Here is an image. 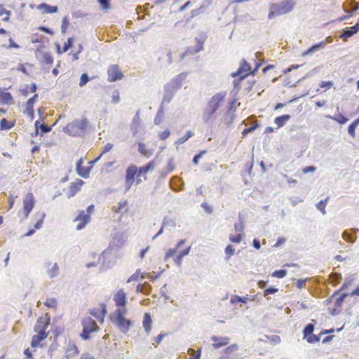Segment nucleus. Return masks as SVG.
<instances>
[{
  "label": "nucleus",
  "instance_id": "3",
  "mask_svg": "<svg viewBox=\"0 0 359 359\" xmlns=\"http://www.w3.org/2000/svg\"><path fill=\"white\" fill-rule=\"evenodd\" d=\"M88 121L86 118L76 119L69 123L65 128L64 131L74 137H83L88 126Z\"/></svg>",
  "mask_w": 359,
  "mask_h": 359
},
{
  "label": "nucleus",
  "instance_id": "21",
  "mask_svg": "<svg viewBox=\"0 0 359 359\" xmlns=\"http://www.w3.org/2000/svg\"><path fill=\"white\" fill-rule=\"evenodd\" d=\"M140 126V113L139 111H137L136 114L135 115L133 122L131 124V130L133 131V133L134 135H135L139 130V128Z\"/></svg>",
  "mask_w": 359,
  "mask_h": 359
},
{
  "label": "nucleus",
  "instance_id": "56",
  "mask_svg": "<svg viewBox=\"0 0 359 359\" xmlns=\"http://www.w3.org/2000/svg\"><path fill=\"white\" fill-rule=\"evenodd\" d=\"M177 250L175 248L169 249L165 255L164 261L167 262L170 257L174 256L176 254Z\"/></svg>",
  "mask_w": 359,
  "mask_h": 359
},
{
  "label": "nucleus",
  "instance_id": "51",
  "mask_svg": "<svg viewBox=\"0 0 359 359\" xmlns=\"http://www.w3.org/2000/svg\"><path fill=\"white\" fill-rule=\"evenodd\" d=\"M74 39L72 37H69L67 39V41L65 43L62 52H67L70 48L73 46Z\"/></svg>",
  "mask_w": 359,
  "mask_h": 359
},
{
  "label": "nucleus",
  "instance_id": "60",
  "mask_svg": "<svg viewBox=\"0 0 359 359\" xmlns=\"http://www.w3.org/2000/svg\"><path fill=\"white\" fill-rule=\"evenodd\" d=\"M57 7L54 6H50L47 4L46 7L45 8V10L43 11V13H55L57 11Z\"/></svg>",
  "mask_w": 359,
  "mask_h": 359
},
{
  "label": "nucleus",
  "instance_id": "53",
  "mask_svg": "<svg viewBox=\"0 0 359 359\" xmlns=\"http://www.w3.org/2000/svg\"><path fill=\"white\" fill-rule=\"evenodd\" d=\"M306 339V341L310 344L318 342L320 339V336H318V335H316L313 334L309 335Z\"/></svg>",
  "mask_w": 359,
  "mask_h": 359
},
{
  "label": "nucleus",
  "instance_id": "45",
  "mask_svg": "<svg viewBox=\"0 0 359 359\" xmlns=\"http://www.w3.org/2000/svg\"><path fill=\"white\" fill-rule=\"evenodd\" d=\"M287 271L285 269L276 270L271 274L273 277L283 278L287 275Z\"/></svg>",
  "mask_w": 359,
  "mask_h": 359
},
{
  "label": "nucleus",
  "instance_id": "13",
  "mask_svg": "<svg viewBox=\"0 0 359 359\" xmlns=\"http://www.w3.org/2000/svg\"><path fill=\"white\" fill-rule=\"evenodd\" d=\"M114 301L116 306L121 308L125 306L126 304V294L123 290H119L114 296Z\"/></svg>",
  "mask_w": 359,
  "mask_h": 359
},
{
  "label": "nucleus",
  "instance_id": "10",
  "mask_svg": "<svg viewBox=\"0 0 359 359\" xmlns=\"http://www.w3.org/2000/svg\"><path fill=\"white\" fill-rule=\"evenodd\" d=\"M90 217L89 214L86 213L84 210L80 211L78 216L75 219V221L79 222V223L76 225V230H81L83 229L90 222Z\"/></svg>",
  "mask_w": 359,
  "mask_h": 359
},
{
  "label": "nucleus",
  "instance_id": "15",
  "mask_svg": "<svg viewBox=\"0 0 359 359\" xmlns=\"http://www.w3.org/2000/svg\"><path fill=\"white\" fill-rule=\"evenodd\" d=\"M83 184V181L80 179H76V182H72L67 193V198H70L74 196L75 194L80 190L81 187Z\"/></svg>",
  "mask_w": 359,
  "mask_h": 359
},
{
  "label": "nucleus",
  "instance_id": "44",
  "mask_svg": "<svg viewBox=\"0 0 359 359\" xmlns=\"http://www.w3.org/2000/svg\"><path fill=\"white\" fill-rule=\"evenodd\" d=\"M91 79L90 78L87 73H83L80 77L79 86H84Z\"/></svg>",
  "mask_w": 359,
  "mask_h": 359
},
{
  "label": "nucleus",
  "instance_id": "6",
  "mask_svg": "<svg viewBox=\"0 0 359 359\" xmlns=\"http://www.w3.org/2000/svg\"><path fill=\"white\" fill-rule=\"evenodd\" d=\"M107 74V80L109 82L116 81L123 77V73L119 69L118 66L116 65H111L108 67Z\"/></svg>",
  "mask_w": 359,
  "mask_h": 359
},
{
  "label": "nucleus",
  "instance_id": "35",
  "mask_svg": "<svg viewBox=\"0 0 359 359\" xmlns=\"http://www.w3.org/2000/svg\"><path fill=\"white\" fill-rule=\"evenodd\" d=\"M49 278L52 279L59 275V267L57 263H55L50 269L47 271Z\"/></svg>",
  "mask_w": 359,
  "mask_h": 359
},
{
  "label": "nucleus",
  "instance_id": "43",
  "mask_svg": "<svg viewBox=\"0 0 359 359\" xmlns=\"http://www.w3.org/2000/svg\"><path fill=\"white\" fill-rule=\"evenodd\" d=\"M188 353L191 355V359H200L201 354V348L197 351H196L193 348H189Z\"/></svg>",
  "mask_w": 359,
  "mask_h": 359
},
{
  "label": "nucleus",
  "instance_id": "48",
  "mask_svg": "<svg viewBox=\"0 0 359 359\" xmlns=\"http://www.w3.org/2000/svg\"><path fill=\"white\" fill-rule=\"evenodd\" d=\"M330 278L332 279L333 285H336L339 283L342 277H341V273H333L330 275Z\"/></svg>",
  "mask_w": 359,
  "mask_h": 359
},
{
  "label": "nucleus",
  "instance_id": "24",
  "mask_svg": "<svg viewBox=\"0 0 359 359\" xmlns=\"http://www.w3.org/2000/svg\"><path fill=\"white\" fill-rule=\"evenodd\" d=\"M291 118V116L289 114H284L278 116L275 118L274 123L276 124L278 128H281L285 126L286 122Z\"/></svg>",
  "mask_w": 359,
  "mask_h": 359
},
{
  "label": "nucleus",
  "instance_id": "18",
  "mask_svg": "<svg viewBox=\"0 0 359 359\" xmlns=\"http://www.w3.org/2000/svg\"><path fill=\"white\" fill-rule=\"evenodd\" d=\"M116 325L121 332L126 334L130 328L131 322L130 320L124 318L116 323Z\"/></svg>",
  "mask_w": 359,
  "mask_h": 359
},
{
  "label": "nucleus",
  "instance_id": "33",
  "mask_svg": "<svg viewBox=\"0 0 359 359\" xmlns=\"http://www.w3.org/2000/svg\"><path fill=\"white\" fill-rule=\"evenodd\" d=\"M202 49L203 43L198 41V43L196 46L193 47H189L184 55L195 54L200 52Z\"/></svg>",
  "mask_w": 359,
  "mask_h": 359
},
{
  "label": "nucleus",
  "instance_id": "32",
  "mask_svg": "<svg viewBox=\"0 0 359 359\" xmlns=\"http://www.w3.org/2000/svg\"><path fill=\"white\" fill-rule=\"evenodd\" d=\"M164 108L165 107L160 105V107L154 118L155 124L158 125L162 123L164 117Z\"/></svg>",
  "mask_w": 359,
  "mask_h": 359
},
{
  "label": "nucleus",
  "instance_id": "5",
  "mask_svg": "<svg viewBox=\"0 0 359 359\" xmlns=\"http://www.w3.org/2000/svg\"><path fill=\"white\" fill-rule=\"evenodd\" d=\"M250 70V65L249 63L243 59L242 60V63L241 64V66L237 69L236 72H233L231 74V76L233 78H235L236 76L240 77V80H243L249 75V71Z\"/></svg>",
  "mask_w": 359,
  "mask_h": 359
},
{
  "label": "nucleus",
  "instance_id": "50",
  "mask_svg": "<svg viewBox=\"0 0 359 359\" xmlns=\"http://www.w3.org/2000/svg\"><path fill=\"white\" fill-rule=\"evenodd\" d=\"M44 305L49 308L55 309L57 305V300L54 298L47 299L44 302Z\"/></svg>",
  "mask_w": 359,
  "mask_h": 359
},
{
  "label": "nucleus",
  "instance_id": "41",
  "mask_svg": "<svg viewBox=\"0 0 359 359\" xmlns=\"http://www.w3.org/2000/svg\"><path fill=\"white\" fill-rule=\"evenodd\" d=\"M258 128H259V124L257 122H255L252 126L245 128L242 132V137H245L248 133L254 132Z\"/></svg>",
  "mask_w": 359,
  "mask_h": 359
},
{
  "label": "nucleus",
  "instance_id": "59",
  "mask_svg": "<svg viewBox=\"0 0 359 359\" xmlns=\"http://www.w3.org/2000/svg\"><path fill=\"white\" fill-rule=\"evenodd\" d=\"M127 205V201H121L118 203V205L116 207L114 208V210L116 213H120L121 210L126 207Z\"/></svg>",
  "mask_w": 359,
  "mask_h": 359
},
{
  "label": "nucleus",
  "instance_id": "20",
  "mask_svg": "<svg viewBox=\"0 0 359 359\" xmlns=\"http://www.w3.org/2000/svg\"><path fill=\"white\" fill-rule=\"evenodd\" d=\"M356 232V229L353 231L346 230L343 232L342 237L346 241L353 243L357 239Z\"/></svg>",
  "mask_w": 359,
  "mask_h": 359
},
{
  "label": "nucleus",
  "instance_id": "49",
  "mask_svg": "<svg viewBox=\"0 0 359 359\" xmlns=\"http://www.w3.org/2000/svg\"><path fill=\"white\" fill-rule=\"evenodd\" d=\"M38 97V94L35 93L32 97H30L26 102V108L34 109V104Z\"/></svg>",
  "mask_w": 359,
  "mask_h": 359
},
{
  "label": "nucleus",
  "instance_id": "1",
  "mask_svg": "<svg viewBox=\"0 0 359 359\" xmlns=\"http://www.w3.org/2000/svg\"><path fill=\"white\" fill-rule=\"evenodd\" d=\"M226 95V91H219L208 99L202 111V120L204 123H209L215 120L216 112L224 102Z\"/></svg>",
  "mask_w": 359,
  "mask_h": 359
},
{
  "label": "nucleus",
  "instance_id": "11",
  "mask_svg": "<svg viewBox=\"0 0 359 359\" xmlns=\"http://www.w3.org/2000/svg\"><path fill=\"white\" fill-rule=\"evenodd\" d=\"M358 31H359V19L355 25H353L351 27H346V28L344 29L339 36L344 41H346L349 37L352 36L353 34L357 33Z\"/></svg>",
  "mask_w": 359,
  "mask_h": 359
},
{
  "label": "nucleus",
  "instance_id": "39",
  "mask_svg": "<svg viewBox=\"0 0 359 359\" xmlns=\"http://www.w3.org/2000/svg\"><path fill=\"white\" fill-rule=\"evenodd\" d=\"M327 201H328V197L326 198L325 200H321L320 201H319L318 203H317L316 204V208L319 211H320L323 213V215L326 214L325 206H326Z\"/></svg>",
  "mask_w": 359,
  "mask_h": 359
},
{
  "label": "nucleus",
  "instance_id": "27",
  "mask_svg": "<svg viewBox=\"0 0 359 359\" xmlns=\"http://www.w3.org/2000/svg\"><path fill=\"white\" fill-rule=\"evenodd\" d=\"M13 100L11 93L4 92L0 89V102L4 104H8Z\"/></svg>",
  "mask_w": 359,
  "mask_h": 359
},
{
  "label": "nucleus",
  "instance_id": "30",
  "mask_svg": "<svg viewBox=\"0 0 359 359\" xmlns=\"http://www.w3.org/2000/svg\"><path fill=\"white\" fill-rule=\"evenodd\" d=\"M154 168V162L150 161L147 165L142 166L137 170V176L142 177L146 173H147L149 170H151Z\"/></svg>",
  "mask_w": 359,
  "mask_h": 359
},
{
  "label": "nucleus",
  "instance_id": "29",
  "mask_svg": "<svg viewBox=\"0 0 359 359\" xmlns=\"http://www.w3.org/2000/svg\"><path fill=\"white\" fill-rule=\"evenodd\" d=\"M356 4V2L355 0H346L344 4H343V10L348 13V14H351V15H352V13L353 12H351L352 11V9L355 8V5Z\"/></svg>",
  "mask_w": 359,
  "mask_h": 359
},
{
  "label": "nucleus",
  "instance_id": "46",
  "mask_svg": "<svg viewBox=\"0 0 359 359\" xmlns=\"http://www.w3.org/2000/svg\"><path fill=\"white\" fill-rule=\"evenodd\" d=\"M244 236L243 233H238L236 236L230 235L229 236V241L234 243H239L242 241L243 238Z\"/></svg>",
  "mask_w": 359,
  "mask_h": 359
},
{
  "label": "nucleus",
  "instance_id": "26",
  "mask_svg": "<svg viewBox=\"0 0 359 359\" xmlns=\"http://www.w3.org/2000/svg\"><path fill=\"white\" fill-rule=\"evenodd\" d=\"M138 172L137 167L132 165L127 168L126 173V180H135V175Z\"/></svg>",
  "mask_w": 359,
  "mask_h": 359
},
{
  "label": "nucleus",
  "instance_id": "14",
  "mask_svg": "<svg viewBox=\"0 0 359 359\" xmlns=\"http://www.w3.org/2000/svg\"><path fill=\"white\" fill-rule=\"evenodd\" d=\"M210 339L214 341V343L212 344V347L215 349H217L222 346H224L229 343V338L226 337H222L214 335L210 337Z\"/></svg>",
  "mask_w": 359,
  "mask_h": 359
},
{
  "label": "nucleus",
  "instance_id": "34",
  "mask_svg": "<svg viewBox=\"0 0 359 359\" xmlns=\"http://www.w3.org/2000/svg\"><path fill=\"white\" fill-rule=\"evenodd\" d=\"M45 217H46V214L44 212H41L37 213L36 215V217L38 219V221L34 224L35 230L40 229L42 227Z\"/></svg>",
  "mask_w": 359,
  "mask_h": 359
},
{
  "label": "nucleus",
  "instance_id": "61",
  "mask_svg": "<svg viewBox=\"0 0 359 359\" xmlns=\"http://www.w3.org/2000/svg\"><path fill=\"white\" fill-rule=\"evenodd\" d=\"M91 332H90L88 330H86V328H83L82 330V332L80 334V337L83 340H88L90 339V334Z\"/></svg>",
  "mask_w": 359,
  "mask_h": 359
},
{
  "label": "nucleus",
  "instance_id": "23",
  "mask_svg": "<svg viewBox=\"0 0 359 359\" xmlns=\"http://www.w3.org/2000/svg\"><path fill=\"white\" fill-rule=\"evenodd\" d=\"M123 316L124 312L121 309H117L114 313L111 314L110 318L112 323L116 324L125 318Z\"/></svg>",
  "mask_w": 359,
  "mask_h": 359
},
{
  "label": "nucleus",
  "instance_id": "2",
  "mask_svg": "<svg viewBox=\"0 0 359 359\" xmlns=\"http://www.w3.org/2000/svg\"><path fill=\"white\" fill-rule=\"evenodd\" d=\"M296 5L293 0H283L278 3L271 4L268 18L272 19L276 16L285 15L292 12Z\"/></svg>",
  "mask_w": 359,
  "mask_h": 359
},
{
  "label": "nucleus",
  "instance_id": "57",
  "mask_svg": "<svg viewBox=\"0 0 359 359\" xmlns=\"http://www.w3.org/2000/svg\"><path fill=\"white\" fill-rule=\"evenodd\" d=\"M89 313L96 318L97 319H103L101 316V311L98 309H93L92 310H90Z\"/></svg>",
  "mask_w": 359,
  "mask_h": 359
},
{
  "label": "nucleus",
  "instance_id": "52",
  "mask_svg": "<svg viewBox=\"0 0 359 359\" xmlns=\"http://www.w3.org/2000/svg\"><path fill=\"white\" fill-rule=\"evenodd\" d=\"M348 293L341 294L335 301V305L337 306H341L345 299L348 296Z\"/></svg>",
  "mask_w": 359,
  "mask_h": 359
},
{
  "label": "nucleus",
  "instance_id": "16",
  "mask_svg": "<svg viewBox=\"0 0 359 359\" xmlns=\"http://www.w3.org/2000/svg\"><path fill=\"white\" fill-rule=\"evenodd\" d=\"M325 47V42L320 41L318 43H316V44L311 46L307 50L302 53V56L306 57L308 55H311L315 52L318 51L321 49H323Z\"/></svg>",
  "mask_w": 359,
  "mask_h": 359
},
{
  "label": "nucleus",
  "instance_id": "22",
  "mask_svg": "<svg viewBox=\"0 0 359 359\" xmlns=\"http://www.w3.org/2000/svg\"><path fill=\"white\" fill-rule=\"evenodd\" d=\"M142 324L144 330L149 334L151 330L152 320L150 314L148 313H144Z\"/></svg>",
  "mask_w": 359,
  "mask_h": 359
},
{
  "label": "nucleus",
  "instance_id": "31",
  "mask_svg": "<svg viewBox=\"0 0 359 359\" xmlns=\"http://www.w3.org/2000/svg\"><path fill=\"white\" fill-rule=\"evenodd\" d=\"M194 133L191 131V130H189L186 133L185 135H184L183 137L179 138L178 140H177L175 142V145L177 147L179 145L182 144H184V142H186L190 137H191L192 136H194Z\"/></svg>",
  "mask_w": 359,
  "mask_h": 359
},
{
  "label": "nucleus",
  "instance_id": "63",
  "mask_svg": "<svg viewBox=\"0 0 359 359\" xmlns=\"http://www.w3.org/2000/svg\"><path fill=\"white\" fill-rule=\"evenodd\" d=\"M235 249L233 245H228L225 248V254L228 256V257L232 256L234 254Z\"/></svg>",
  "mask_w": 359,
  "mask_h": 359
},
{
  "label": "nucleus",
  "instance_id": "64",
  "mask_svg": "<svg viewBox=\"0 0 359 359\" xmlns=\"http://www.w3.org/2000/svg\"><path fill=\"white\" fill-rule=\"evenodd\" d=\"M39 130H41V133H48L50 132V130H52V128L45 123H42L39 126Z\"/></svg>",
  "mask_w": 359,
  "mask_h": 359
},
{
  "label": "nucleus",
  "instance_id": "25",
  "mask_svg": "<svg viewBox=\"0 0 359 359\" xmlns=\"http://www.w3.org/2000/svg\"><path fill=\"white\" fill-rule=\"evenodd\" d=\"M138 151L141 154L145 156L147 158H149L151 156H152L154 153L153 149H147L146 145L142 142H140L138 144Z\"/></svg>",
  "mask_w": 359,
  "mask_h": 359
},
{
  "label": "nucleus",
  "instance_id": "55",
  "mask_svg": "<svg viewBox=\"0 0 359 359\" xmlns=\"http://www.w3.org/2000/svg\"><path fill=\"white\" fill-rule=\"evenodd\" d=\"M43 60L45 64L51 65L53 62V57L49 53H46L43 55Z\"/></svg>",
  "mask_w": 359,
  "mask_h": 359
},
{
  "label": "nucleus",
  "instance_id": "36",
  "mask_svg": "<svg viewBox=\"0 0 359 359\" xmlns=\"http://www.w3.org/2000/svg\"><path fill=\"white\" fill-rule=\"evenodd\" d=\"M327 117L336 121L340 124H344L348 121V119L344 116H343L341 113H338L337 115L334 116L329 115Z\"/></svg>",
  "mask_w": 359,
  "mask_h": 359
},
{
  "label": "nucleus",
  "instance_id": "62",
  "mask_svg": "<svg viewBox=\"0 0 359 359\" xmlns=\"http://www.w3.org/2000/svg\"><path fill=\"white\" fill-rule=\"evenodd\" d=\"M233 116H231V115L230 116L229 114H226L223 119V122L227 127H229L233 122Z\"/></svg>",
  "mask_w": 359,
  "mask_h": 359
},
{
  "label": "nucleus",
  "instance_id": "58",
  "mask_svg": "<svg viewBox=\"0 0 359 359\" xmlns=\"http://www.w3.org/2000/svg\"><path fill=\"white\" fill-rule=\"evenodd\" d=\"M278 288L274 286H270L264 291V296L266 297L269 294H273L278 292Z\"/></svg>",
  "mask_w": 359,
  "mask_h": 359
},
{
  "label": "nucleus",
  "instance_id": "4",
  "mask_svg": "<svg viewBox=\"0 0 359 359\" xmlns=\"http://www.w3.org/2000/svg\"><path fill=\"white\" fill-rule=\"evenodd\" d=\"M177 90L172 87V85L170 86L166 83L164 86L163 96L161 105L165 107L166 104L170 103V101L172 100Z\"/></svg>",
  "mask_w": 359,
  "mask_h": 359
},
{
  "label": "nucleus",
  "instance_id": "9",
  "mask_svg": "<svg viewBox=\"0 0 359 359\" xmlns=\"http://www.w3.org/2000/svg\"><path fill=\"white\" fill-rule=\"evenodd\" d=\"M91 169H92V166H90V167L83 166V158H81L79 160H78V161L76 162V170L77 172V174L80 177H81L84 179L88 178V177L90 175V172L91 171Z\"/></svg>",
  "mask_w": 359,
  "mask_h": 359
},
{
  "label": "nucleus",
  "instance_id": "47",
  "mask_svg": "<svg viewBox=\"0 0 359 359\" xmlns=\"http://www.w3.org/2000/svg\"><path fill=\"white\" fill-rule=\"evenodd\" d=\"M354 280V276H350L348 278H346L345 282L343 283L341 287L340 288L339 291L344 290L346 288H348Z\"/></svg>",
  "mask_w": 359,
  "mask_h": 359
},
{
  "label": "nucleus",
  "instance_id": "17",
  "mask_svg": "<svg viewBox=\"0 0 359 359\" xmlns=\"http://www.w3.org/2000/svg\"><path fill=\"white\" fill-rule=\"evenodd\" d=\"M187 73H181L175 76L170 82L168 83V85H172L175 89L178 90L181 88V83L187 78Z\"/></svg>",
  "mask_w": 359,
  "mask_h": 359
},
{
  "label": "nucleus",
  "instance_id": "19",
  "mask_svg": "<svg viewBox=\"0 0 359 359\" xmlns=\"http://www.w3.org/2000/svg\"><path fill=\"white\" fill-rule=\"evenodd\" d=\"M210 4V2L208 1L206 4H203L199 8L192 10L191 11L190 18L188 19V20H191L192 18L204 13Z\"/></svg>",
  "mask_w": 359,
  "mask_h": 359
},
{
  "label": "nucleus",
  "instance_id": "7",
  "mask_svg": "<svg viewBox=\"0 0 359 359\" xmlns=\"http://www.w3.org/2000/svg\"><path fill=\"white\" fill-rule=\"evenodd\" d=\"M35 203V200L33 194L28 193L25 196L23 201V212L25 214V218L27 219L32 210Z\"/></svg>",
  "mask_w": 359,
  "mask_h": 359
},
{
  "label": "nucleus",
  "instance_id": "28",
  "mask_svg": "<svg viewBox=\"0 0 359 359\" xmlns=\"http://www.w3.org/2000/svg\"><path fill=\"white\" fill-rule=\"evenodd\" d=\"M137 291L145 295H148L151 291V286L148 283L145 282L143 284L137 285Z\"/></svg>",
  "mask_w": 359,
  "mask_h": 359
},
{
  "label": "nucleus",
  "instance_id": "54",
  "mask_svg": "<svg viewBox=\"0 0 359 359\" xmlns=\"http://www.w3.org/2000/svg\"><path fill=\"white\" fill-rule=\"evenodd\" d=\"M234 229L236 232H241L244 229V224L242 219L239 217V222L235 223Z\"/></svg>",
  "mask_w": 359,
  "mask_h": 359
},
{
  "label": "nucleus",
  "instance_id": "42",
  "mask_svg": "<svg viewBox=\"0 0 359 359\" xmlns=\"http://www.w3.org/2000/svg\"><path fill=\"white\" fill-rule=\"evenodd\" d=\"M163 227H174L175 226V222L174 219L170 218V217H164L163 222H162Z\"/></svg>",
  "mask_w": 359,
  "mask_h": 359
},
{
  "label": "nucleus",
  "instance_id": "38",
  "mask_svg": "<svg viewBox=\"0 0 359 359\" xmlns=\"http://www.w3.org/2000/svg\"><path fill=\"white\" fill-rule=\"evenodd\" d=\"M314 331V325L312 323H308L304 328L303 334L304 338L306 339L309 335L312 334Z\"/></svg>",
  "mask_w": 359,
  "mask_h": 359
},
{
  "label": "nucleus",
  "instance_id": "37",
  "mask_svg": "<svg viewBox=\"0 0 359 359\" xmlns=\"http://www.w3.org/2000/svg\"><path fill=\"white\" fill-rule=\"evenodd\" d=\"M359 125V117L353 121L348 127V133L352 137L355 136V130L356 127Z\"/></svg>",
  "mask_w": 359,
  "mask_h": 359
},
{
  "label": "nucleus",
  "instance_id": "12",
  "mask_svg": "<svg viewBox=\"0 0 359 359\" xmlns=\"http://www.w3.org/2000/svg\"><path fill=\"white\" fill-rule=\"evenodd\" d=\"M81 325L83 328H86V330L91 333L99 329L97 323L90 317H85L83 318Z\"/></svg>",
  "mask_w": 359,
  "mask_h": 359
},
{
  "label": "nucleus",
  "instance_id": "40",
  "mask_svg": "<svg viewBox=\"0 0 359 359\" xmlns=\"http://www.w3.org/2000/svg\"><path fill=\"white\" fill-rule=\"evenodd\" d=\"M14 126L13 123H10L7 119L2 118L0 121V130H9Z\"/></svg>",
  "mask_w": 359,
  "mask_h": 359
},
{
  "label": "nucleus",
  "instance_id": "8",
  "mask_svg": "<svg viewBox=\"0 0 359 359\" xmlns=\"http://www.w3.org/2000/svg\"><path fill=\"white\" fill-rule=\"evenodd\" d=\"M48 327V324L45 323L44 325L40 328L38 332V334H35L32 337L31 346L33 348L38 346L40 342L44 340L47 337V334L46 333V330Z\"/></svg>",
  "mask_w": 359,
  "mask_h": 359
}]
</instances>
